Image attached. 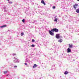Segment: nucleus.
I'll return each mask as SVG.
<instances>
[{
	"instance_id": "nucleus-1",
	"label": "nucleus",
	"mask_w": 79,
	"mask_h": 79,
	"mask_svg": "<svg viewBox=\"0 0 79 79\" xmlns=\"http://www.w3.org/2000/svg\"><path fill=\"white\" fill-rule=\"evenodd\" d=\"M52 32H58L59 31L58 29L57 28H53L51 30Z\"/></svg>"
},
{
	"instance_id": "nucleus-2",
	"label": "nucleus",
	"mask_w": 79,
	"mask_h": 79,
	"mask_svg": "<svg viewBox=\"0 0 79 79\" xmlns=\"http://www.w3.org/2000/svg\"><path fill=\"white\" fill-rule=\"evenodd\" d=\"M69 48H68L67 50H71L70 48H73V45L72 44H69Z\"/></svg>"
},
{
	"instance_id": "nucleus-3",
	"label": "nucleus",
	"mask_w": 79,
	"mask_h": 79,
	"mask_svg": "<svg viewBox=\"0 0 79 79\" xmlns=\"http://www.w3.org/2000/svg\"><path fill=\"white\" fill-rule=\"evenodd\" d=\"M49 34H50V35H54V33L52 32V30L51 31L49 30Z\"/></svg>"
},
{
	"instance_id": "nucleus-4",
	"label": "nucleus",
	"mask_w": 79,
	"mask_h": 79,
	"mask_svg": "<svg viewBox=\"0 0 79 79\" xmlns=\"http://www.w3.org/2000/svg\"><path fill=\"white\" fill-rule=\"evenodd\" d=\"M56 39H60V34H57L56 35Z\"/></svg>"
},
{
	"instance_id": "nucleus-5",
	"label": "nucleus",
	"mask_w": 79,
	"mask_h": 79,
	"mask_svg": "<svg viewBox=\"0 0 79 79\" xmlns=\"http://www.w3.org/2000/svg\"><path fill=\"white\" fill-rule=\"evenodd\" d=\"M41 3H42L43 4H44V5H46V4L45 3V2L44 0H42L41 1Z\"/></svg>"
},
{
	"instance_id": "nucleus-6",
	"label": "nucleus",
	"mask_w": 79,
	"mask_h": 79,
	"mask_svg": "<svg viewBox=\"0 0 79 79\" xmlns=\"http://www.w3.org/2000/svg\"><path fill=\"white\" fill-rule=\"evenodd\" d=\"M6 27V25H3L0 26L1 28H4V27Z\"/></svg>"
},
{
	"instance_id": "nucleus-7",
	"label": "nucleus",
	"mask_w": 79,
	"mask_h": 79,
	"mask_svg": "<svg viewBox=\"0 0 79 79\" xmlns=\"http://www.w3.org/2000/svg\"><path fill=\"white\" fill-rule=\"evenodd\" d=\"M27 11H26L25 12V13L27 15H30V16H31V14L30 13H27Z\"/></svg>"
},
{
	"instance_id": "nucleus-8",
	"label": "nucleus",
	"mask_w": 79,
	"mask_h": 79,
	"mask_svg": "<svg viewBox=\"0 0 79 79\" xmlns=\"http://www.w3.org/2000/svg\"><path fill=\"white\" fill-rule=\"evenodd\" d=\"M63 41V40H62V39H61L60 40H58V42H60V43H61V42H62Z\"/></svg>"
},
{
	"instance_id": "nucleus-9",
	"label": "nucleus",
	"mask_w": 79,
	"mask_h": 79,
	"mask_svg": "<svg viewBox=\"0 0 79 79\" xmlns=\"http://www.w3.org/2000/svg\"><path fill=\"white\" fill-rule=\"evenodd\" d=\"M76 12L77 13H79V8L76 10Z\"/></svg>"
},
{
	"instance_id": "nucleus-10",
	"label": "nucleus",
	"mask_w": 79,
	"mask_h": 79,
	"mask_svg": "<svg viewBox=\"0 0 79 79\" xmlns=\"http://www.w3.org/2000/svg\"><path fill=\"white\" fill-rule=\"evenodd\" d=\"M55 22H57L58 21V19L57 18H55V19L54 20Z\"/></svg>"
},
{
	"instance_id": "nucleus-11",
	"label": "nucleus",
	"mask_w": 79,
	"mask_h": 79,
	"mask_svg": "<svg viewBox=\"0 0 79 79\" xmlns=\"http://www.w3.org/2000/svg\"><path fill=\"white\" fill-rule=\"evenodd\" d=\"M68 74V72L67 71H65L64 73V74Z\"/></svg>"
},
{
	"instance_id": "nucleus-12",
	"label": "nucleus",
	"mask_w": 79,
	"mask_h": 79,
	"mask_svg": "<svg viewBox=\"0 0 79 79\" xmlns=\"http://www.w3.org/2000/svg\"><path fill=\"white\" fill-rule=\"evenodd\" d=\"M71 52V50H68L67 53H70Z\"/></svg>"
},
{
	"instance_id": "nucleus-13",
	"label": "nucleus",
	"mask_w": 79,
	"mask_h": 79,
	"mask_svg": "<svg viewBox=\"0 0 79 79\" xmlns=\"http://www.w3.org/2000/svg\"><path fill=\"white\" fill-rule=\"evenodd\" d=\"M17 60L16 59L14 60V63H17Z\"/></svg>"
},
{
	"instance_id": "nucleus-14",
	"label": "nucleus",
	"mask_w": 79,
	"mask_h": 79,
	"mask_svg": "<svg viewBox=\"0 0 79 79\" xmlns=\"http://www.w3.org/2000/svg\"><path fill=\"white\" fill-rule=\"evenodd\" d=\"M8 73V71H5L4 72V74H6Z\"/></svg>"
},
{
	"instance_id": "nucleus-15",
	"label": "nucleus",
	"mask_w": 79,
	"mask_h": 79,
	"mask_svg": "<svg viewBox=\"0 0 79 79\" xmlns=\"http://www.w3.org/2000/svg\"><path fill=\"white\" fill-rule=\"evenodd\" d=\"M73 8H74L75 10H76V6H73Z\"/></svg>"
},
{
	"instance_id": "nucleus-16",
	"label": "nucleus",
	"mask_w": 79,
	"mask_h": 79,
	"mask_svg": "<svg viewBox=\"0 0 79 79\" xmlns=\"http://www.w3.org/2000/svg\"><path fill=\"white\" fill-rule=\"evenodd\" d=\"M24 35V33L23 32H22L21 33V36H23Z\"/></svg>"
},
{
	"instance_id": "nucleus-17",
	"label": "nucleus",
	"mask_w": 79,
	"mask_h": 79,
	"mask_svg": "<svg viewBox=\"0 0 79 79\" xmlns=\"http://www.w3.org/2000/svg\"><path fill=\"white\" fill-rule=\"evenodd\" d=\"M25 19H23V20H22V22L23 23H25Z\"/></svg>"
},
{
	"instance_id": "nucleus-18",
	"label": "nucleus",
	"mask_w": 79,
	"mask_h": 79,
	"mask_svg": "<svg viewBox=\"0 0 79 79\" xmlns=\"http://www.w3.org/2000/svg\"><path fill=\"white\" fill-rule=\"evenodd\" d=\"M32 42H35V40H34V39H32Z\"/></svg>"
},
{
	"instance_id": "nucleus-19",
	"label": "nucleus",
	"mask_w": 79,
	"mask_h": 79,
	"mask_svg": "<svg viewBox=\"0 0 79 79\" xmlns=\"http://www.w3.org/2000/svg\"><path fill=\"white\" fill-rule=\"evenodd\" d=\"M31 46L32 47H35V45L34 44H32Z\"/></svg>"
},
{
	"instance_id": "nucleus-20",
	"label": "nucleus",
	"mask_w": 79,
	"mask_h": 79,
	"mask_svg": "<svg viewBox=\"0 0 79 79\" xmlns=\"http://www.w3.org/2000/svg\"><path fill=\"white\" fill-rule=\"evenodd\" d=\"M73 6H78V4H75V5H73Z\"/></svg>"
},
{
	"instance_id": "nucleus-21",
	"label": "nucleus",
	"mask_w": 79,
	"mask_h": 79,
	"mask_svg": "<svg viewBox=\"0 0 79 79\" xmlns=\"http://www.w3.org/2000/svg\"><path fill=\"white\" fill-rule=\"evenodd\" d=\"M4 12H7V10L6 9H5L4 10Z\"/></svg>"
},
{
	"instance_id": "nucleus-22",
	"label": "nucleus",
	"mask_w": 79,
	"mask_h": 79,
	"mask_svg": "<svg viewBox=\"0 0 79 79\" xmlns=\"http://www.w3.org/2000/svg\"><path fill=\"white\" fill-rule=\"evenodd\" d=\"M55 7H56L55 6H53L52 7V8L53 9H55Z\"/></svg>"
},
{
	"instance_id": "nucleus-23",
	"label": "nucleus",
	"mask_w": 79,
	"mask_h": 79,
	"mask_svg": "<svg viewBox=\"0 0 79 79\" xmlns=\"http://www.w3.org/2000/svg\"><path fill=\"white\" fill-rule=\"evenodd\" d=\"M34 66L35 67H37V65H36V64H34Z\"/></svg>"
},
{
	"instance_id": "nucleus-24",
	"label": "nucleus",
	"mask_w": 79,
	"mask_h": 79,
	"mask_svg": "<svg viewBox=\"0 0 79 79\" xmlns=\"http://www.w3.org/2000/svg\"><path fill=\"white\" fill-rule=\"evenodd\" d=\"M3 9H6V6L3 7Z\"/></svg>"
},
{
	"instance_id": "nucleus-25",
	"label": "nucleus",
	"mask_w": 79,
	"mask_h": 79,
	"mask_svg": "<svg viewBox=\"0 0 79 79\" xmlns=\"http://www.w3.org/2000/svg\"><path fill=\"white\" fill-rule=\"evenodd\" d=\"M14 68H17V66L15 65L14 66Z\"/></svg>"
},
{
	"instance_id": "nucleus-26",
	"label": "nucleus",
	"mask_w": 79,
	"mask_h": 79,
	"mask_svg": "<svg viewBox=\"0 0 79 79\" xmlns=\"http://www.w3.org/2000/svg\"><path fill=\"white\" fill-rule=\"evenodd\" d=\"M24 64H25V65H27V64L26 63H25Z\"/></svg>"
},
{
	"instance_id": "nucleus-27",
	"label": "nucleus",
	"mask_w": 79,
	"mask_h": 79,
	"mask_svg": "<svg viewBox=\"0 0 79 79\" xmlns=\"http://www.w3.org/2000/svg\"><path fill=\"white\" fill-rule=\"evenodd\" d=\"M13 2H9V3H10V4H11Z\"/></svg>"
},
{
	"instance_id": "nucleus-28",
	"label": "nucleus",
	"mask_w": 79,
	"mask_h": 79,
	"mask_svg": "<svg viewBox=\"0 0 79 79\" xmlns=\"http://www.w3.org/2000/svg\"><path fill=\"white\" fill-rule=\"evenodd\" d=\"M13 55H14V56L16 55V54H13Z\"/></svg>"
},
{
	"instance_id": "nucleus-29",
	"label": "nucleus",
	"mask_w": 79,
	"mask_h": 79,
	"mask_svg": "<svg viewBox=\"0 0 79 79\" xmlns=\"http://www.w3.org/2000/svg\"><path fill=\"white\" fill-rule=\"evenodd\" d=\"M31 4L32 5H34V3H32Z\"/></svg>"
},
{
	"instance_id": "nucleus-30",
	"label": "nucleus",
	"mask_w": 79,
	"mask_h": 79,
	"mask_svg": "<svg viewBox=\"0 0 79 79\" xmlns=\"http://www.w3.org/2000/svg\"><path fill=\"white\" fill-rule=\"evenodd\" d=\"M33 68H35V67L34 66V65L33 66Z\"/></svg>"
},
{
	"instance_id": "nucleus-31",
	"label": "nucleus",
	"mask_w": 79,
	"mask_h": 79,
	"mask_svg": "<svg viewBox=\"0 0 79 79\" xmlns=\"http://www.w3.org/2000/svg\"><path fill=\"white\" fill-rule=\"evenodd\" d=\"M38 8H40V6H38Z\"/></svg>"
},
{
	"instance_id": "nucleus-32",
	"label": "nucleus",
	"mask_w": 79,
	"mask_h": 79,
	"mask_svg": "<svg viewBox=\"0 0 79 79\" xmlns=\"http://www.w3.org/2000/svg\"><path fill=\"white\" fill-rule=\"evenodd\" d=\"M7 1H8V2H9V1H10V0H7Z\"/></svg>"
},
{
	"instance_id": "nucleus-33",
	"label": "nucleus",
	"mask_w": 79,
	"mask_h": 79,
	"mask_svg": "<svg viewBox=\"0 0 79 79\" xmlns=\"http://www.w3.org/2000/svg\"><path fill=\"white\" fill-rule=\"evenodd\" d=\"M77 1H79V0H77Z\"/></svg>"
},
{
	"instance_id": "nucleus-34",
	"label": "nucleus",
	"mask_w": 79,
	"mask_h": 79,
	"mask_svg": "<svg viewBox=\"0 0 79 79\" xmlns=\"http://www.w3.org/2000/svg\"><path fill=\"white\" fill-rule=\"evenodd\" d=\"M35 20L34 21V22H35Z\"/></svg>"
},
{
	"instance_id": "nucleus-35",
	"label": "nucleus",
	"mask_w": 79,
	"mask_h": 79,
	"mask_svg": "<svg viewBox=\"0 0 79 79\" xmlns=\"http://www.w3.org/2000/svg\"><path fill=\"white\" fill-rule=\"evenodd\" d=\"M44 37H45V35Z\"/></svg>"
}]
</instances>
